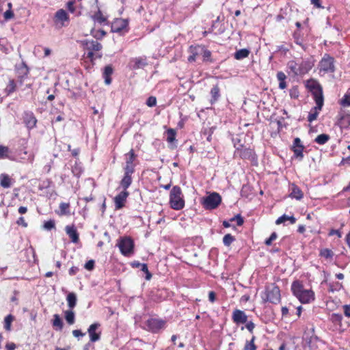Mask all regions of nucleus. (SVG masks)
I'll return each mask as SVG.
<instances>
[{"label":"nucleus","instance_id":"1","mask_svg":"<svg viewBox=\"0 0 350 350\" xmlns=\"http://www.w3.org/2000/svg\"><path fill=\"white\" fill-rule=\"evenodd\" d=\"M291 291L301 304H310L315 299L314 291L311 289H305L302 283L299 280L292 283Z\"/></svg>","mask_w":350,"mask_h":350},{"label":"nucleus","instance_id":"2","mask_svg":"<svg viewBox=\"0 0 350 350\" xmlns=\"http://www.w3.org/2000/svg\"><path fill=\"white\" fill-rule=\"evenodd\" d=\"M311 88L312 93L316 103V106L308 114V120L310 122L317 119L319 111H321L323 107L324 102L323 91L320 85L318 83H314Z\"/></svg>","mask_w":350,"mask_h":350},{"label":"nucleus","instance_id":"3","mask_svg":"<svg viewBox=\"0 0 350 350\" xmlns=\"http://www.w3.org/2000/svg\"><path fill=\"white\" fill-rule=\"evenodd\" d=\"M170 207L174 210L179 211L185 206V200L182 190L179 186H174L170 193Z\"/></svg>","mask_w":350,"mask_h":350},{"label":"nucleus","instance_id":"4","mask_svg":"<svg viewBox=\"0 0 350 350\" xmlns=\"http://www.w3.org/2000/svg\"><path fill=\"white\" fill-rule=\"evenodd\" d=\"M81 44L85 50L88 51L87 57L92 62L96 58H101L102 54L94 53L102 49V45L96 40H84L81 41Z\"/></svg>","mask_w":350,"mask_h":350},{"label":"nucleus","instance_id":"5","mask_svg":"<svg viewBox=\"0 0 350 350\" xmlns=\"http://www.w3.org/2000/svg\"><path fill=\"white\" fill-rule=\"evenodd\" d=\"M265 301L277 304L280 302L281 295L279 287L273 283L269 284L265 288V298H263Z\"/></svg>","mask_w":350,"mask_h":350},{"label":"nucleus","instance_id":"6","mask_svg":"<svg viewBox=\"0 0 350 350\" xmlns=\"http://www.w3.org/2000/svg\"><path fill=\"white\" fill-rule=\"evenodd\" d=\"M121 254L125 256H130L134 253V242L129 237H121L117 244Z\"/></svg>","mask_w":350,"mask_h":350},{"label":"nucleus","instance_id":"7","mask_svg":"<svg viewBox=\"0 0 350 350\" xmlns=\"http://www.w3.org/2000/svg\"><path fill=\"white\" fill-rule=\"evenodd\" d=\"M221 198L217 193L213 192L202 199V204L206 210L216 208L221 203Z\"/></svg>","mask_w":350,"mask_h":350},{"label":"nucleus","instance_id":"8","mask_svg":"<svg viewBox=\"0 0 350 350\" xmlns=\"http://www.w3.org/2000/svg\"><path fill=\"white\" fill-rule=\"evenodd\" d=\"M334 59L329 54H324L319 62V67L320 71L324 73L334 72L335 71Z\"/></svg>","mask_w":350,"mask_h":350},{"label":"nucleus","instance_id":"9","mask_svg":"<svg viewBox=\"0 0 350 350\" xmlns=\"http://www.w3.org/2000/svg\"><path fill=\"white\" fill-rule=\"evenodd\" d=\"M147 65V57L146 56L131 58L129 63V66L132 70L144 68Z\"/></svg>","mask_w":350,"mask_h":350},{"label":"nucleus","instance_id":"10","mask_svg":"<svg viewBox=\"0 0 350 350\" xmlns=\"http://www.w3.org/2000/svg\"><path fill=\"white\" fill-rule=\"evenodd\" d=\"M137 155L135 152L131 149L128 153L125 154V166L124 167V171L135 172V164L134 161L136 159Z\"/></svg>","mask_w":350,"mask_h":350},{"label":"nucleus","instance_id":"11","mask_svg":"<svg viewBox=\"0 0 350 350\" xmlns=\"http://www.w3.org/2000/svg\"><path fill=\"white\" fill-rule=\"evenodd\" d=\"M165 325V321L160 319H150L147 321L148 329L152 332H158L163 329Z\"/></svg>","mask_w":350,"mask_h":350},{"label":"nucleus","instance_id":"12","mask_svg":"<svg viewBox=\"0 0 350 350\" xmlns=\"http://www.w3.org/2000/svg\"><path fill=\"white\" fill-rule=\"evenodd\" d=\"M100 326V324L98 323H94L90 325L88 332L91 342H94L100 340V332H96V329H98Z\"/></svg>","mask_w":350,"mask_h":350},{"label":"nucleus","instance_id":"13","mask_svg":"<svg viewBox=\"0 0 350 350\" xmlns=\"http://www.w3.org/2000/svg\"><path fill=\"white\" fill-rule=\"evenodd\" d=\"M129 194L128 191H122L114 198L115 208L116 210L121 209L124 206Z\"/></svg>","mask_w":350,"mask_h":350},{"label":"nucleus","instance_id":"14","mask_svg":"<svg viewBox=\"0 0 350 350\" xmlns=\"http://www.w3.org/2000/svg\"><path fill=\"white\" fill-rule=\"evenodd\" d=\"M232 319L236 324H243L247 321L246 314L239 309H235L232 312Z\"/></svg>","mask_w":350,"mask_h":350},{"label":"nucleus","instance_id":"15","mask_svg":"<svg viewBox=\"0 0 350 350\" xmlns=\"http://www.w3.org/2000/svg\"><path fill=\"white\" fill-rule=\"evenodd\" d=\"M68 14L64 10L60 9L56 12L54 18L56 24L60 23L61 27H62L65 25V22H68Z\"/></svg>","mask_w":350,"mask_h":350},{"label":"nucleus","instance_id":"16","mask_svg":"<svg viewBox=\"0 0 350 350\" xmlns=\"http://www.w3.org/2000/svg\"><path fill=\"white\" fill-rule=\"evenodd\" d=\"M128 22L126 20L119 18L116 19L111 25L113 32L119 33L126 28Z\"/></svg>","mask_w":350,"mask_h":350},{"label":"nucleus","instance_id":"17","mask_svg":"<svg viewBox=\"0 0 350 350\" xmlns=\"http://www.w3.org/2000/svg\"><path fill=\"white\" fill-rule=\"evenodd\" d=\"M23 119H24V122L27 128L33 129L36 126L37 120L32 112H31V111L25 112L24 113Z\"/></svg>","mask_w":350,"mask_h":350},{"label":"nucleus","instance_id":"18","mask_svg":"<svg viewBox=\"0 0 350 350\" xmlns=\"http://www.w3.org/2000/svg\"><path fill=\"white\" fill-rule=\"evenodd\" d=\"M134 172H131L129 170L128 171H124V174L122 179L120 181V186L124 189V191H126V189L130 187L132 183V174Z\"/></svg>","mask_w":350,"mask_h":350},{"label":"nucleus","instance_id":"19","mask_svg":"<svg viewBox=\"0 0 350 350\" xmlns=\"http://www.w3.org/2000/svg\"><path fill=\"white\" fill-rule=\"evenodd\" d=\"M65 230L72 243H78L79 234L77 232L76 228L74 226H66Z\"/></svg>","mask_w":350,"mask_h":350},{"label":"nucleus","instance_id":"20","mask_svg":"<svg viewBox=\"0 0 350 350\" xmlns=\"http://www.w3.org/2000/svg\"><path fill=\"white\" fill-rule=\"evenodd\" d=\"M16 72L19 82L21 84L23 80L27 77L29 74V69L25 64H23L17 68Z\"/></svg>","mask_w":350,"mask_h":350},{"label":"nucleus","instance_id":"21","mask_svg":"<svg viewBox=\"0 0 350 350\" xmlns=\"http://www.w3.org/2000/svg\"><path fill=\"white\" fill-rule=\"evenodd\" d=\"M290 189H291L290 197L291 198H295L296 200H299L303 198V196H304L303 192L301 191L300 188L299 187H297L295 184H291L290 186Z\"/></svg>","mask_w":350,"mask_h":350},{"label":"nucleus","instance_id":"22","mask_svg":"<svg viewBox=\"0 0 350 350\" xmlns=\"http://www.w3.org/2000/svg\"><path fill=\"white\" fill-rule=\"evenodd\" d=\"M287 67L291 70V72L295 75H304V72L306 71V70H303L302 72L300 71L299 63L295 61H289L288 62Z\"/></svg>","mask_w":350,"mask_h":350},{"label":"nucleus","instance_id":"23","mask_svg":"<svg viewBox=\"0 0 350 350\" xmlns=\"http://www.w3.org/2000/svg\"><path fill=\"white\" fill-rule=\"evenodd\" d=\"M131 265L133 267L139 268L143 272L146 273V280H150L151 278L152 275L148 271V266L146 264L140 263L138 261H134L131 263Z\"/></svg>","mask_w":350,"mask_h":350},{"label":"nucleus","instance_id":"24","mask_svg":"<svg viewBox=\"0 0 350 350\" xmlns=\"http://www.w3.org/2000/svg\"><path fill=\"white\" fill-rule=\"evenodd\" d=\"M112 73L113 68L111 65H108L105 67L103 76L105 79V84L109 85L111 83V79L110 77L112 75Z\"/></svg>","mask_w":350,"mask_h":350},{"label":"nucleus","instance_id":"25","mask_svg":"<svg viewBox=\"0 0 350 350\" xmlns=\"http://www.w3.org/2000/svg\"><path fill=\"white\" fill-rule=\"evenodd\" d=\"M10 177L5 174L0 175V185L3 188H10L12 185Z\"/></svg>","mask_w":350,"mask_h":350},{"label":"nucleus","instance_id":"26","mask_svg":"<svg viewBox=\"0 0 350 350\" xmlns=\"http://www.w3.org/2000/svg\"><path fill=\"white\" fill-rule=\"evenodd\" d=\"M286 221H289L290 224H295L296 222V219L293 216H288L287 215L284 214L278 218L275 221V224L279 225L281 224H284Z\"/></svg>","mask_w":350,"mask_h":350},{"label":"nucleus","instance_id":"27","mask_svg":"<svg viewBox=\"0 0 350 350\" xmlns=\"http://www.w3.org/2000/svg\"><path fill=\"white\" fill-rule=\"evenodd\" d=\"M239 156L244 159H250L253 158L254 152L250 148H243L238 150Z\"/></svg>","mask_w":350,"mask_h":350},{"label":"nucleus","instance_id":"28","mask_svg":"<svg viewBox=\"0 0 350 350\" xmlns=\"http://www.w3.org/2000/svg\"><path fill=\"white\" fill-rule=\"evenodd\" d=\"M250 51L247 49H241L235 52L234 57L236 59L240 60L248 57Z\"/></svg>","mask_w":350,"mask_h":350},{"label":"nucleus","instance_id":"29","mask_svg":"<svg viewBox=\"0 0 350 350\" xmlns=\"http://www.w3.org/2000/svg\"><path fill=\"white\" fill-rule=\"evenodd\" d=\"M189 50L191 54L188 57V61L189 62H195L196 60L197 56L198 54H200V46H191Z\"/></svg>","mask_w":350,"mask_h":350},{"label":"nucleus","instance_id":"30","mask_svg":"<svg viewBox=\"0 0 350 350\" xmlns=\"http://www.w3.org/2000/svg\"><path fill=\"white\" fill-rule=\"evenodd\" d=\"M66 300L68 302V307L72 309L77 304V296L74 293H70L67 295Z\"/></svg>","mask_w":350,"mask_h":350},{"label":"nucleus","instance_id":"31","mask_svg":"<svg viewBox=\"0 0 350 350\" xmlns=\"http://www.w3.org/2000/svg\"><path fill=\"white\" fill-rule=\"evenodd\" d=\"M93 20L100 25L105 24L107 22V18L105 17L100 11H98L93 16Z\"/></svg>","mask_w":350,"mask_h":350},{"label":"nucleus","instance_id":"32","mask_svg":"<svg viewBox=\"0 0 350 350\" xmlns=\"http://www.w3.org/2000/svg\"><path fill=\"white\" fill-rule=\"evenodd\" d=\"M166 140L168 143L172 144L176 140V132L174 129H168L166 131Z\"/></svg>","mask_w":350,"mask_h":350},{"label":"nucleus","instance_id":"33","mask_svg":"<svg viewBox=\"0 0 350 350\" xmlns=\"http://www.w3.org/2000/svg\"><path fill=\"white\" fill-rule=\"evenodd\" d=\"M10 149L7 146L0 145V159H9L13 160V159L9 156Z\"/></svg>","mask_w":350,"mask_h":350},{"label":"nucleus","instance_id":"34","mask_svg":"<svg viewBox=\"0 0 350 350\" xmlns=\"http://www.w3.org/2000/svg\"><path fill=\"white\" fill-rule=\"evenodd\" d=\"M65 319L69 325H72L75 323V315L72 310H66L64 312Z\"/></svg>","mask_w":350,"mask_h":350},{"label":"nucleus","instance_id":"35","mask_svg":"<svg viewBox=\"0 0 350 350\" xmlns=\"http://www.w3.org/2000/svg\"><path fill=\"white\" fill-rule=\"evenodd\" d=\"M91 35L96 39L99 40L106 35V32L103 29L96 30L93 28L91 30Z\"/></svg>","mask_w":350,"mask_h":350},{"label":"nucleus","instance_id":"36","mask_svg":"<svg viewBox=\"0 0 350 350\" xmlns=\"http://www.w3.org/2000/svg\"><path fill=\"white\" fill-rule=\"evenodd\" d=\"M14 320V317L12 314L7 315L4 319V328L6 331L11 330V325Z\"/></svg>","mask_w":350,"mask_h":350},{"label":"nucleus","instance_id":"37","mask_svg":"<svg viewBox=\"0 0 350 350\" xmlns=\"http://www.w3.org/2000/svg\"><path fill=\"white\" fill-rule=\"evenodd\" d=\"M329 139V136L328 135H327V134H321V135H319L316 137L314 141L317 144L323 145V144H325V143H327Z\"/></svg>","mask_w":350,"mask_h":350},{"label":"nucleus","instance_id":"38","mask_svg":"<svg viewBox=\"0 0 350 350\" xmlns=\"http://www.w3.org/2000/svg\"><path fill=\"white\" fill-rule=\"evenodd\" d=\"M16 85L14 80H13V79L10 80L8 84L7 85V86L5 89L6 94L8 95H9V94H12V92H14L16 90Z\"/></svg>","mask_w":350,"mask_h":350},{"label":"nucleus","instance_id":"39","mask_svg":"<svg viewBox=\"0 0 350 350\" xmlns=\"http://www.w3.org/2000/svg\"><path fill=\"white\" fill-rule=\"evenodd\" d=\"M53 321V327H57L61 330L63 328V322L58 314H54Z\"/></svg>","mask_w":350,"mask_h":350},{"label":"nucleus","instance_id":"40","mask_svg":"<svg viewBox=\"0 0 350 350\" xmlns=\"http://www.w3.org/2000/svg\"><path fill=\"white\" fill-rule=\"evenodd\" d=\"M299 67L300 68V71H303L306 70L304 72V74L307 73L312 68L311 64L308 61H301L300 63H299Z\"/></svg>","mask_w":350,"mask_h":350},{"label":"nucleus","instance_id":"41","mask_svg":"<svg viewBox=\"0 0 350 350\" xmlns=\"http://www.w3.org/2000/svg\"><path fill=\"white\" fill-rule=\"evenodd\" d=\"M340 104L343 107L350 106V92H347L340 101Z\"/></svg>","mask_w":350,"mask_h":350},{"label":"nucleus","instance_id":"42","mask_svg":"<svg viewBox=\"0 0 350 350\" xmlns=\"http://www.w3.org/2000/svg\"><path fill=\"white\" fill-rule=\"evenodd\" d=\"M211 94L212 96L211 103L215 102L219 97V89L217 86H214L211 90Z\"/></svg>","mask_w":350,"mask_h":350},{"label":"nucleus","instance_id":"43","mask_svg":"<svg viewBox=\"0 0 350 350\" xmlns=\"http://www.w3.org/2000/svg\"><path fill=\"white\" fill-rule=\"evenodd\" d=\"M69 207L70 204L66 202H62L59 204L60 214L61 215H69Z\"/></svg>","mask_w":350,"mask_h":350},{"label":"nucleus","instance_id":"44","mask_svg":"<svg viewBox=\"0 0 350 350\" xmlns=\"http://www.w3.org/2000/svg\"><path fill=\"white\" fill-rule=\"evenodd\" d=\"M304 146H299V147H293V150L294 152L295 156L297 158H299L300 160L302 159L304 154Z\"/></svg>","mask_w":350,"mask_h":350},{"label":"nucleus","instance_id":"45","mask_svg":"<svg viewBox=\"0 0 350 350\" xmlns=\"http://www.w3.org/2000/svg\"><path fill=\"white\" fill-rule=\"evenodd\" d=\"M255 337L253 336L250 341H247L243 350H256V347L254 345Z\"/></svg>","mask_w":350,"mask_h":350},{"label":"nucleus","instance_id":"46","mask_svg":"<svg viewBox=\"0 0 350 350\" xmlns=\"http://www.w3.org/2000/svg\"><path fill=\"white\" fill-rule=\"evenodd\" d=\"M234 240L235 239L232 235L227 234L223 238V243L226 246H230Z\"/></svg>","mask_w":350,"mask_h":350},{"label":"nucleus","instance_id":"47","mask_svg":"<svg viewBox=\"0 0 350 350\" xmlns=\"http://www.w3.org/2000/svg\"><path fill=\"white\" fill-rule=\"evenodd\" d=\"M320 255H321V256H322L326 259H329L333 257L334 254H333L332 251L329 249H323L321 251Z\"/></svg>","mask_w":350,"mask_h":350},{"label":"nucleus","instance_id":"48","mask_svg":"<svg viewBox=\"0 0 350 350\" xmlns=\"http://www.w3.org/2000/svg\"><path fill=\"white\" fill-rule=\"evenodd\" d=\"M230 221H237V224L239 226H242L244 222L243 217L239 214H238V215H235L234 217L231 218Z\"/></svg>","mask_w":350,"mask_h":350},{"label":"nucleus","instance_id":"49","mask_svg":"<svg viewBox=\"0 0 350 350\" xmlns=\"http://www.w3.org/2000/svg\"><path fill=\"white\" fill-rule=\"evenodd\" d=\"M278 237V234L276 232H272V234H271V236L269 237V238H268L267 239L265 240V245L269 246L272 244V242L273 241H275Z\"/></svg>","mask_w":350,"mask_h":350},{"label":"nucleus","instance_id":"50","mask_svg":"<svg viewBox=\"0 0 350 350\" xmlns=\"http://www.w3.org/2000/svg\"><path fill=\"white\" fill-rule=\"evenodd\" d=\"M200 53L204 57V60L208 59L211 57V51L208 50L204 49L200 46Z\"/></svg>","mask_w":350,"mask_h":350},{"label":"nucleus","instance_id":"51","mask_svg":"<svg viewBox=\"0 0 350 350\" xmlns=\"http://www.w3.org/2000/svg\"><path fill=\"white\" fill-rule=\"evenodd\" d=\"M55 228V222L53 220H49L44 224V228L46 230H51Z\"/></svg>","mask_w":350,"mask_h":350},{"label":"nucleus","instance_id":"52","mask_svg":"<svg viewBox=\"0 0 350 350\" xmlns=\"http://www.w3.org/2000/svg\"><path fill=\"white\" fill-rule=\"evenodd\" d=\"M146 105L148 107H154L157 105V98L154 96H150L146 100Z\"/></svg>","mask_w":350,"mask_h":350},{"label":"nucleus","instance_id":"53","mask_svg":"<svg viewBox=\"0 0 350 350\" xmlns=\"http://www.w3.org/2000/svg\"><path fill=\"white\" fill-rule=\"evenodd\" d=\"M290 96L292 98H297L299 96V92L296 87H293L290 90Z\"/></svg>","mask_w":350,"mask_h":350},{"label":"nucleus","instance_id":"54","mask_svg":"<svg viewBox=\"0 0 350 350\" xmlns=\"http://www.w3.org/2000/svg\"><path fill=\"white\" fill-rule=\"evenodd\" d=\"M14 13L12 10H8L3 14V17L5 21L12 19L14 17Z\"/></svg>","mask_w":350,"mask_h":350},{"label":"nucleus","instance_id":"55","mask_svg":"<svg viewBox=\"0 0 350 350\" xmlns=\"http://www.w3.org/2000/svg\"><path fill=\"white\" fill-rule=\"evenodd\" d=\"M72 172L73 173V174L75 176H79L81 172H82V170H81V167L77 165H75L72 169Z\"/></svg>","mask_w":350,"mask_h":350},{"label":"nucleus","instance_id":"56","mask_svg":"<svg viewBox=\"0 0 350 350\" xmlns=\"http://www.w3.org/2000/svg\"><path fill=\"white\" fill-rule=\"evenodd\" d=\"M74 0L70 1L66 3V8L69 12L73 13L75 10V8L74 6Z\"/></svg>","mask_w":350,"mask_h":350},{"label":"nucleus","instance_id":"57","mask_svg":"<svg viewBox=\"0 0 350 350\" xmlns=\"http://www.w3.org/2000/svg\"><path fill=\"white\" fill-rule=\"evenodd\" d=\"M94 267V261L93 260H88L85 264V266L84 267L87 269V270H92L93 269Z\"/></svg>","mask_w":350,"mask_h":350},{"label":"nucleus","instance_id":"58","mask_svg":"<svg viewBox=\"0 0 350 350\" xmlns=\"http://www.w3.org/2000/svg\"><path fill=\"white\" fill-rule=\"evenodd\" d=\"M277 79L279 82L284 81L286 79V76L283 72L280 71L277 73Z\"/></svg>","mask_w":350,"mask_h":350},{"label":"nucleus","instance_id":"59","mask_svg":"<svg viewBox=\"0 0 350 350\" xmlns=\"http://www.w3.org/2000/svg\"><path fill=\"white\" fill-rule=\"evenodd\" d=\"M344 314L345 317L349 318L350 317V305H344Z\"/></svg>","mask_w":350,"mask_h":350},{"label":"nucleus","instance_id":"60","mask_svg":"<svg viewBox=\"0 0 350 350\" xmlns=\"http://www.w3.org/2000/svg\"><path fill=\"white\" fill-rule=\"evenodd\" d=\"M16 224L18 225H21L23 227H27V223L25 221V219H24L23 217H19L17 221H16Z\"/></svg>","mask_w":350,"mask_h":350},{"label":"nucleus","instance_id":"61","mask_svg":"<svg viewBox=\"0 0 350 350\" xmlns=\"http://www.w3.org/2000/svg\"><path fill=\"white\" fill-rule=\"evenodd\" d=\"M72 335L75 336V337H79V336H85V333H83L81 330L79 329H75L72 331Z\"/></svg>","mask_w":350,"mask_h":350},{"label":"nucleus","instance_id":"62","mask_svg":"<svg viewBox=\"0 0 350 350\" xmlns=\"http://www.w3.org/2000/svg\"><path fill=\"white\" fill-rule=\"evenodd\" d=\"M304 146L301 144V139L299 137H296L293 141V147Z\"/></svg>","mask_w":350,"mask_h":350},{"label":"nucleus","instance_id":"63","mask_svg":"<svg viewBox=\"0 0 350 350\" xmlns=\"http://www.w3.org/2000/svg\"><path fill=\"white\" fill-rule=\"evenodd\" d=\"M216 295L213 291H210L208 293V299L211 303H213L215 301Z\"/></svg>","mask_w":350,"mask_h":350},{"label":"nucleus","instance_id":"64","mask_svg":"<svg viewBox=\"0 0 350 350\" xmlns=\"http://www.w3.org/2000/svg\"><path fill=\"white\" fill-rule=\"evenodd\" d=\"M7 350H14L16 345L13 342L8 343L5 346Z\"/></svg>","mask_w":350,"mask_h":350}]
</instances>
